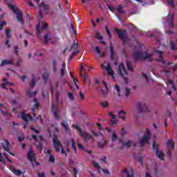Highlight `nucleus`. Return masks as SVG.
<instances>
[{
    "label": "nucleus",
    "mask_w": 177,
    "mask_h": 177,
    "mask_svg": "<svg viewBox=\"0 0 177 177\" xmlns=\"http://www.w3.org/2000/svg\"><path fill=\"white\" fill-rule=\"evenodd\" d=\"M174 146L175 143H174V142L171 141L170 140L167 141L166 150H167L168 157H171V151L172 150V149H174Z\"/></svg>",
    "instance_id": "nucleus-12"
},
{
    "label": "nucleus",
    "mask_w": 177,
    "mask_h": 177,
    "mask_svg": "<svg viewBox=\"0 0 177 177\" xmlns=\"http://www.w3.org/2000/svg\"><path fill=\"white\" fill-rule=\"evenodd\" d=\"M170 67H171L172 70H174V71H175L177 68L176 67V64H172V63H169Z\"/></svg>",
    "instance_id": "nucleus-60"
},
{
    "label": "nucleus",
    "mask_w": 177,
    "mask_h": 177,
    "mask_svg": "<svg viewBox=\"0 0 177 177\" xmlns=\"http://www.w3.org/2000/svg\"><path fill=\"white\" fill-rule=\"evenodd\" d=\"M124 146H126L127 149H129L131 146H133L135 147L136 145L135 144V142H133V141L128 140L126 142L122 143V147L120 149H124Z\"/></svg>",
    "instance_id": "nucleus-20"
},
{
    "label": "nucleus",
    "mask_w": 177,
    "mask_h": 177,
    "mask_svg": "<svg viewBox=\"0 0 177 177\" xmlns=\"http://www.w3.org/2000/svg\"><path fill=\"white\" fill-rule=\"evenodd\" d=\"M62 127H64L66 133H70V127H68V123H63Z\"/></svg>",
    "instance_id": "nucleus-36"
},
{
    "label": "nucleus",
    "mask_w": 177,
    "mask_h": 177,
    "mask_svg": "<svg viewBox=\"0 0 177 177\" xmlns=\"http://www.w3.org/2000/svg\"><path fill=\"white\" fill-rule=\"evenodd\" d=\"M49 41V33H47L46 35H44V44H46Z\"/></svg>",
    "instance_id": "nucleus-55"
},
{
    "label": "nucleus",
    "mask_w": 177,
    "mask_h": 177,
    "mask_svg": "<svg viewBox=\"0 0 177 177\" xmlns=\"http://www.w3.org/2000/svg\"><path fill=\"white\" fill-rule=\"evenodd\" d=\"M68 97L70 99V100H74V95H73L72 93H68Z\"/></svg>",
    "instance_id": "nucleus-59"
},
{
    "label": "nucleus",
    "mask_w": 177,
    "mask_h": 177,
    "mask_svg": "<svg viewBox=\"0 0 177 177\" xmlns=\"http://www.w3.org/2000/svg\"><path fill=\"white\" fill-rule=\"evenodd\" d=\"M168 86H171V89H173V91H176V87L175 86V85L174 84V82L172 80H168Z\"/></svg>",
    "instance_id": "nucleus-40"
},
{
    "label": "nucleus",
    "mask_w": 177,
    "mask_h": 177,
    "mask_svg": "<svg viewBox=\"0 0 177 177\" xmlns=\"http://www.w3.org/2000/svg\"><path fill=\"white\" fill-rule=\"evenodd\" d=\"M60 73L62 77H64L66 75V68H61Z\"/></svg>",
    "instance_id": "nucleus-58"
},
{
    "label": "nucleus",
    "mask_w": 177,
    "mask_h": 177,
    "mask_svg": "<svg viewBox=\"0 0 177 177\" xmlns=\"http://www.w3.org/2000/svg\"><path fill=\"white\" fill-rule=\"evenodd\" d=\"M126 66L129 71H133V68H132V65L130 64L129 62L128 61L126 62Z\"/></svg>",
    "instance_id": "nucleus-43"
},
{
    "label": "nucleus",
    "mask_w": 177,
    "mask_h": 177,
    "mask_svg": "<svg viewBox=\"0 0 177 177\" xmlns=\"http://www.w3.org/2000/svg\"><path fill=\"white\" fill-rule=\"evenodd\" d=\"M28 158L33 165H34L33 161H35V153H34V151H32V149H31V147H30L29 149V152L28 153Z\"/></svg>",
    "instance_id": "nucleus-16"
},
{
    "label": "nucleus",
    "mask_w": 177,
    "mask_h": 177,
    "mask_svg": "<svg viewBox=\"0 0 177 177\" xmlns=\"http://www.w3.org/2000/svg\"><path fill=\"white\" fill-rule=\"evenodd\" d=\"M124 176H127V177H133V173L131 171V172H128L127 170H124V172L122 175V177H124Z\"/></svg>",
    "instance_id": "nucleus-37"
},
{
    "label": "nucleus",
    "mask_w": 177,
    "mask_h": 177,
    "mask_svg": "<svg viewBox=\"0 0 177 177\" xmlns=\"http://www.w3.org/2000/svg\"><path fill=\"white\" fill-rule=\"evenodd\" d=\"M37 91H34V92H31L30 91H28L26 93L27 96H28L29 97H35V96L37 95Z\"/></svg>",
    "instance_id": "nucleus-39"
},
{
    "label": "nucleus",
    "mask_w": 177,
    "mask_h": 177,
    "mask_svg": "<svg viewBox=\"0 0 177 177\" xmlns=\"http://www.w3.org/2000/svg\"><path fill=\"white\" fill-rule=\"evenodd\" d=\"M10 64H13L12 59L3 60L1 62L0 66H5V65H10Z\"/></svg>",
    "instance_id": "nucleus-22"
},
{
    "label": "nucleus",
    "mask_w": 177,
    "mask_h": 177,
    "mask_svg": "<svg viewBox=\"0 0 177 177\" xmlns=\"http://www.w3.org/2000/svg\"><path fill=\"white\" fill-rule=\"evenodd\" d=\"M126 93L125 95L126 96H129V94L131 93V89H129V88H125Z\"/></svg>",
    "instance_id": "nucleus-61"
},
{
    "label": "nucleus",
    "mask_w": 177,
    "mask_h": 177,
    "mask_svg": "<svg viewBox=\"0 0 177 177\" xmlns=\"http://www.w3.org/2000/svg\"><path fill=\"white\" fill-rule=\"evenodd\" d=\"M167 3L171 6V8H175V4L174 3V0H166Z\"/></svg>",
    "instance_id": "nucleus-54"
},
{
    "label": "nucleus",
    "mask_w": 177,
    "mask_h": 177,
    "mask_svg": "<svg viewBox=\"0 0 177 177\" xmlns=\"http://www.w3.org/2000/svg\"><path fill=\"white\" fill-rule=\"evenodd\" d=\"M106 143H107L106 140H104L102 142H100L98 144L99 147L102 148L103 147L104 145H106Z\"/></svg>",
    "instance_id": "nucleus-62"
},
{
    "label": "nucleus",
    "mask_w": 177,
    "mask_h": 177,
    "mask_svg": "<svg viewBox=\"0 0 177 177\" xmlns=\"http://www.w3.org/2000/svg\"><path fill=\"white\" fill-rule=\"evenodd\" d=\"M143 106V103L139 102L136 104V107L138 113H143V110H142V107Z\"/></svg>",
    "instance_id": "nucleus-34"
},
{
    "label": "nucleus",
    "mask_w": 177,
    "mask_h": 177,
    "mask_svg": "<svg viewBox=\"0 0 177 177\" xmlns=\"http://www.w3.org/2000/svg\"><path fill=\"white\" fill-rule=\"evenodd\" d=\"M133 57L136 62H138V60H146L147 62H151V60H153V55L149 53V50L144 51H136L133 53Z\"/></svg>",
    "instance_id": "nucleus-1"
},
{
    "label": "nucleus",
    "mask_w": 177,
    "mask_h": 177,
    "mask_svg": "<svg viewBox=\"0 0 177 177\" xmlns=\"http://www.w3.org/2000/svg\"><path fill=\"white\" fill-rule=\"evenodd\" d=\"M93 165L94 168H95V169H97V171H98V172H100V174L102 172V167H100V165H99V163L93 161Z\"/></svg>",
    "instance_id": "nucleus-32"
},
{
    "label": "nucleus",
    "mask_w": 177,
    "mask_h": 177,
    "mask_svg": "<svg viewBox=\"0 0 177 177\" xmlns=\"http://www.w3.org/2000/svg\"><path fill=\"white\" fill-rule=\"evenodd\" d=\"M0 111L3 115H6V114H8V111L6 110V104H0Z\"/></svg>",
    "instance_id": "nucleus-21"
},
{
    "label": "nucleus",
    "mask_w": 177,
    "mask_h": 177,
    "mask_svg": "<svg viewBox=\"0 0 177 177\" xmlns=\"http://www.w3.org/2000/svg\"><path fill=\"white\" fill-rule=\"evenodd\" d=\"M41 27L39 22H38L37 26H36V34L38 35V37H41L42 32L41 31V29L39 28Z\"/></svg>",
    "instance_id": "nucleus-35"
},
{
    "label": "nucleus",
    "mask_w": 177,
    "mask_h": 177,
    "mask_svg": "<svg viewBox=\"0 0 177 177\" xmlns=\"http://www.w3.org/2000/svg\"><path fill=\"white\" fill-rule=\"evenodd\" d=\"M73 174L75 177H77V174H78V171H77V169L75 167H73Z\"/></svg>",
    "instance_id": "nucleus-63"
},
{
    "label": "nucleus",
    "mask_w": 177,
    "mask_h": 177,
    "mask_svg": "<svg viewBox=\"0 0 177 177\" xmlns=\"http://www.w3.org/2000/svg\"><path fill=\"white\" fill-rule=\"evenodd\" d=\"M77 147L78 149H80V150L84 151L86 153H88V154H91L92 153L91 151H88L87 149H85V148L84 147V146H82V145H81V143H80V141L77 140Z\"/></svg>",
    "instance_id": "nucleus-27"
},
{
    "label": "nucleus",
    "mask_w": 177,
    "mask_h": 177,
    "mask_svg": "<svg viewBox=\"0 0 177 177\" xmlns=\"http://www.w3.org/2000/svg\"><path fill=\"white\" fill-rule=\"evenodd\" d=\"M118 12L120 13V15H124L125 13V10H124V8L122 7V5H119L118 6Z\"/></svg>",
    "instance_id": "nucleus-38"
},
{
    "label": "nucleus",
    "mask_w": 177,
    "mask_h": 177,
    "mask_svg": "<svg viewBox=\"0 0 177 177\" xmlns=\"http://www.w3.org/2000/svg\"><path fill=\"white\" fill-rule=\"evenodd\" d=\"M37 175H38V177H46V174H45L44 171L41 173H38Z\"/></svg>",
    "instance_id": "nucleus-64"
},
{
    "label": "nucleus",
    "mask_w": 177,
    "mask_h": 177,
    "mask_svg": "<svg viewBox=\"0 0 177 177\" xmlns=\"http://www.w3.org/2000/svg\"><path fill=\"white\" fill-rule=\"evenodd\" d=\"M41 30H46L48 28V24H46L44 21H41Z\"/></svg>",
    "instance_id": "nucleus-53"
},
{
    "label": "nucleus",
    "mask_w": 177,
    "mask_h": 177,
    "mask_svg": "<svg viewBox=\"0 0 177 177\" xmlns=\"http://www.w3.org/2000/svg\"><path fill=\"white\" fill-rule=\"evenodd\" d=\"M53 143L55 151L59 152L61 150V154H65V156H67V153H66V151H64V149L62 147V143L60 142V140H59L57 136H55L53 137Z\"/></svg>",
    "instance_id": "nucleus-4"
},
{
    "label": "nucleus",
    "mask_w": 177,
    "mask_h": 177,
    "mask_svg": "<svg viewBox=\"0 0 177 177\" xmlns=\"http://www.w3.org/2000/svg\"><path fill=\"white\" fill-rule=\"evenodd\" d=\"M92 49L93 52H95L97 55H99V57H104V56H106V52L98 46H93Z\"/></svg>",
    "instance_id": "nucleus-10"
},
{
    "label": "nucleus",
    "mask_w": 177,
    "mask_h": 177,
    "mask_svg": "<svg viewBox=\"0 0 177 177\" xmlns=\"http://www.w3.org/2000/svg\"><path fill=\"white\" fill-rule=\"evenodd\" d=\"M101 106H102V109H107V107L109 106V102H107V101L101 102Z\"/></svg>",
    "instance_id": "nucleus-49"
},
{
    "label": "nucleus",
    "mask_w": 177,
    "mask_h": 177,
    "mask_svg": "<svg viewBox=\"0 0 177 177\" xmlns=\"http://www.w3.org/2000/svg\"><path fill=\"white\" fill-rule=\"evenodd\" d=\"M73 127L74 128V129H77L78 131L81 138H82L84 142H88L90 140L91 143H93L95 140L93 139V136H92V135L89 134L85 131H82V129H81V127L75 124H73Z\"/></svg>",
    "instance_id": "nucleus-2"
},
{
    "label": "nucleus",
    "mask_w": 177,
    "mask_h": 177,
    "mask_svg": "<svg viewBox=\"0 0 177 177\" xmlns=\"http://www.w3.org/2000/svg\"><path fill=\"white\" fill-rule=\"evenodd\" d=\"M105 29L108 35L109 36V38H113V35H111V31L110 30V29H109V27H107V26H105Z\"/></svg>",
    "instance_id": "nucleus-48"
},
{
    "label": "nucleus",
    "mask_w": 177,
    "mask_h": 177,
    "mask_svg": "<svg viewBox=\"0 0 177 177\" xmlns=\"http://www.w3.org/2000/svg\"><path fill=\"white\" fill-rule=\"evenodd\" d=\"M5 32L8 39H10L12 38V30L9 28H6Z\"/></svg>",
    "instance_id": "nucleus-26"
},
{
    "label": "nucleus",
    "mask_w": 177,
    "mask_h": 177,
    "mask_svg": "<svg viewBox=\"0 0 177 177\" xmlns=\"http://www.w3.org/2000/svg\"><path fill=\"white\" fill-rule=\"evenodd\" d=\"M149 140H150V130L147 129L145 133H144L143 138H140L138 140V142L141 147H143L145 143L149 145Z\"/></svg>",
    "instance_id": "nucleus-6"
},
{
    "label": "nucleus",
    "mask_w": 177,
    "mask_h": 177,
    "mask_svg": "<svg viewBox=\"0 0 177 177\" xmlns=\"http://www.w3.org/2000/svg\"><path fill=\"white\" fill-rule=\"evenodd\" d=\"M35 104L33 105L35 109H38L39 107V104L38 103V100L35 98L33 100Z\"/></svg>",
    "instance_id": "nucleus-46"
},
{
    "label": "nucleus",
    "mask_w": 177,
    "mask_h": 177,
    "mask_svg": "<svg viewBox=\"0 0 177 177\" xmlns=\"http://www.w3.org/2000/svg\"><path fill=\"white\" fill-rule=\"evenodd\" d=\"M169 26L171 28H174V14L171 15Z\"/></svg>",
    "instance_id": "nucleus-47"
},
{
    "label": "nucleus",
    "mask_w": 177,
    "mask_h": 177,
    "mask_svg": "<svg viewBox=\"0 0 177 177\" xmlns=\"http://www.w3.org/2000/svg\"><path fill=\"white\" fill-rule=\"evenodd\" d=\"M151 38L154 37L156 39L158 44L161 45V41H162L164 36L161 34V32L156 29L150 35Z\"/></svg>",
    "instance_id": "nucleus-8"
},
{
    "label": "nucleus",
    "mask_w": 177,
    "mask_h": 177,
    "mask_svg": "<svg viewBox=\"0 0 177 177\" xmlns=\"http://www.w3.org/2000/svg\"><path fill=\"white\" fill-rule=\"evenodd\" d=\"M103 84H104V88L102 89V95H103V96H107V95H109V84L104 81Z\"/></svg>",
    "instance_id": "nucleus-17"
},
{
    "label": "nucleus",
    "mask_w": 177,
    "mask_h": 177,
    "mask_svg": "<svg viewBox=\"0 0 177 177\" xmlns=\"http://www.w3.org/2000/svg\"><path fill=\"white\" fill-rule=\"evenodd\" d=\"M48 161L49 162H52V164H55V162H56V158L53 155H50Z\"/></svg>",
    "instance_id": "nucleus-44"
},
{
    "label": "nucleus",
    "mask_w": 177,
    "mask_h": 177,
    "mask_svg": "<svg viewBox=\"0 0 177 177\" xmlns=\"http://www.w3.org/2000/svg\"><path fill=\"white\" fill-rule=\"evenodd\" d=\"M12 85H13V84L9 82V81H8V79H6V78L3 79V82L1 84V88H3V89H7L8 86H12Z\"/></svg>",
    "instance_id": "nucleus-18"
},
{
    "label": "nucleus",
    "mask_w": 177,
    "mask_h": 177,
    "mask_svg": "<svg viewBox=\"0 0 177 177\" xmlns=\"http://www.w3.org/2000/svg\"><path fill=\"white\" fill-rule=\"evenodd\" d=\"M8 7L10 8L11 10L15 13L17 21H19L21 24H24V21L23 20V13L20 12L17 8L15 7V6L12 4H8Z\"/></svg>",
    "instance_id": "nucleus-5"
},
{
    "label": "nucleus",
    "mask_w": 177,
    "mask_h": 177,
    "mask_svg": "<svg viewBox=\"0 0 177 177\" xmlns=\"http://www.w3.org/2000/svg\"><path fill=\"white\" fill-rule=\"evenodd\" d=\"M111 139L112 142H114V140H117V134L115 133V131L113 132Z\"/></svg>",
    "instance_id": "nucleus-50"
},
{
    "label": "nucleus",
    "mask_w": 177,
    "mask_h": 177,
    "mask_svg": "<svg viewBox=\"0 0 177 177\" xmlns=\"http://www.w3.org/2000/svg\"><path fill=\"white\" fill-rule=\"evenodd\" d=\"M118 114H119V118L123 120H127V118L125 117V115H127V112L124 111H119Z\"/></svg>",
    "instance_id": "nucleus-30"
},
{
    "label": "nucleus",
    "mask_w": 177,
    "mask_h": 177,
    "mask_svg": "<svg viewBox=\"0 0 177 177\" xmlns=\"http://www.w3.org/2000/svg\"><path fill=\"white\" fill-rule=\"evenodd\" d=\"M12 171L13 172V174H15V175H17V176H20V175H21V174H23V173L21 172V171L17 170V169H15V168H12Z\"/></svg>",
    "instance_id": "nucleus-41"
},
{
    "label": "nucleus",
    "mask_w": 177,
    "mask_h": 177,
    "mask_svg": "<svg viewBox=\"0 0 177 177\" xmlns=\"http://www.w3.org/2000/svg\"><path fill=\"white\" fill-rule=\"evenodd\" d=\"M21 118L24 120V121L26 122V124L24 126V129H26L27 128V124H28V121H30V120H32V116L28 114L25 115L24 112H22Z\"/></svg>",
    "instance_id": "nucleus-14"
},
{
    "label": "nucleus",
    "mask_w": 177,
    "mask_h": 177,
    "mask_svg": "<svg viewBox=\"0 0 177 177\" xmlns=\"http://www.w3.org/2000/svg\"><path fill=\"white\" fill-rule=\"evenodd\" d=\"M71 145V147L75 151V154H77V147H75V142H74V139L71 138L70 141L68 142V145Z\"/></svg>",
    "instance_id": "nucleus-25"
},
{
    "label": "nucleus",
    "mask_w": 177,
    "mask_h": 177,
    "mask_svg": "<svg viewBox=\"0 0 177 177\" xmlns=\"http://www.w3.org/2000/svg\"><path fill=\"white\" fill-rule=\"evenodd\" d=\"M5 158L6 160H8V162H12V160L9 159L8 158V156H6V155H5V153H3V155H2V153H0V161L1 162L5 161Z\"/></svg>",
    "instance_id": "nucleus-31"
},
{
    "label": "nucleus",
    "mask_w": 177,
    "mask_h": 177,
    "mask_svg": "<svg viewBox=\"0 0 177 177\" xmlns=\"http://www.w3.org/2000/svg\"><path fill=\"white\" fill-rule=\"evenodd\" d=\"M104 64H106V62H104L101 65V68H105L107 75H111L112 78L114 81H115V75L114 74V71L111 68V66L110 65V63H107L106 66H104Z\"/></svg>",
    "instance_id": "nucleus-9"
},
{
    "label": "nucleus",
    "mask_w": 177,
    "mask_h": 177,
    "mask_svg": "<svg viewBox=\"0 0 177 177\" xmlns=\"http://www.w3.org/2000/svg\"><path fill=\"white\" fill-rule=\"evenodd\" d=\"M153 52H155V53H157L158 57H159V59H158V62H161V63H164V59H162V52L160 50H157V49H155Z\"/></svg>",
    "instance_id": "nucleus-24"
},
{
    "label": "nucleus",
    "mask_w": 177,
    "mask_h": 177,
    "mask_svg": "<svg viewBox=\"0 0 177 177\" xmlns=\"http://www.w3.org/2000/svg\"><path fill=\"white\" fill-rule=\"evenodd\" d=\"M115 31L116 32L118 38L122 41V44H125L126 42H129V41H131L128 37V32L126 30H121L116 28Z\"/></svg>",
    "instance_id": "nucleus-3"
},
{
    "label": "nucleus",
    "mask_w": 177,
    "mask_h": 177,
    "mask_svg": "<svg viewBox=\"0 0 177 177\" xmlns=\"http://www.w3.org/2000/svg\"><path fill=\"white\" fill-rule=\"evenodd\" d=\"M35 2L38 3L39 8H43L45 15H48L49 13V5L45 3V2H41V0H34ZM41 2V3H39Z\"/></svg>",
    "instance_id": "nucleus-11"
},
{
    "label": "nucleus",
    "mask_w": 177,
    "mask_h": 177,
    "mask_svg": "<svg viewBox=\"0 0 177 177\" xmlns=\"http://www.w3.org/2000/svg\"><path fill=\"white\" fill-rule=\"evenodd\" d=\"M142 113H150L151 110L150 108L147 107V105L146 103H142Z\"/></svg>",
    "instance_id": "nucleus-28"
},
{
    "label": "nucleus",
    "mask_w": 177,
    "mask_h": 177,
    "mask_svg": "<svg viewBox=\"0 0 177 177\" xmlns=\"http://www.w3.org/2000/svg\"><path fill=\"white\" fill-rule=\"evenodd\" d=\"M115 89L118 93V96H121V90L120 89V86H118V84L115 85Z\"/></svg>",
    "instance_id": "nucleus-45"
},
{
    "label": "nucleus",
    "mask_w": 177,
    "mask_h": 177,
    "mask_svg": "<svg viewBox=\"0 0 177 177\" xmlns=\"http://www.w3.org/2000/svg\"><path fill=\"white\" fill-rule=\"evenodd\" d=\"M3 26H6V22H5V21H2L0 23V31H2V30H3Z\"/></svg>",
    "instance_id": "nucleus-57"
},
{
    "label": "nucleus",
    "mask_w": 177,
    "mask_h": 177,
    "mask_svg": "<svg viewBox=\"0 0 177 177\" xmlns=\"http://www.w3.org/2000/svg\"><path fill=\"white\" fill-rule=\"evenodd\" d=\"M91 133H92V135H93V136H102L103 135L102 132H99L98 133H97L96 132L93 131V130H91Z\"/></svg>",
    "instance_id": "nucleus-51"
},
{
    "label": "nucleus",
    "mask_w": 177,
    "mask_h": 177,
    "mask_svg": "<svg viewBox=\"0 0 177 177\" xmlns=\"http://www.w3.org/2000/svg\"><path fill=\"white\" fill-rule=\"evenodd\" d=\"M110 53H111V59H114V55L115 54V51H114V48L113 46H110Z\"/></svg>",
    "instance_id": "nucleus-42"
},
{
    "label": "nucleus",
    "mask_w": 177,
    "mask_h": 177,
    "mask_svg": "<svg viewBox=\"0 0 177 177\" xmlns=\"http://www.w3.org/2000/svg\"><path fill=\"white\" fill-rule=\"evenodd\" d=\"M118 73L120 74V75L123 77L125 81V84L128 85V84H129V82H128V80L127 79V77H125V75H128V72H127V69H125V67H124V64L122 63L119 64Z\"/></svg>",
    "instance_id": "nucleus-7"
},
{
    "label": "nucleus",
    "mask_w": 177,
    "mask_h": 177,
    "mask_svg": "<svg viewBox=\"0 0 177 177\" xmlns=\"http://www.w3.org/2000/svg\"><path fill=\"white\" fill-rule=\"evenodd\" d=\"M1 146L6 151H8L10 156H12L13 157L15 155L10 152H9V142H8V140H5L2 144Z\"/></svg>",
    "instance_id": "nucleus-19"
},
{
    "label": "nucleus",
    "mask_w": 177,
    "mask_h": 177,
    "mask_svg": "<svg viewBox=\"0 0 177 177\" xmlns=\"http://www.w3.org/2000/svg\"><path fill=\"white\" fill-rule=\"evenodd\" d=\"M33 79L32 80V82H30V86L31 88H34V86H35V84H36V80H35V76H32Z\"/></svg>",
    "instance_id": "nucleus-52"
},
{
    "label": "nucleus",
    "mask_w": 177,
    "mask_h": 177,
    "mask_svg": "<svg viewBox=\"0 0 177 177\" xmlns=\"http://www.w3.org/2000/svg\"><path fill=\"white\" fill-rule=\"evenodd\" d=\"M95 37L97 39H100V44H104V41H103V35H102V33H100V32H97L95 33Z\"/></svg>",
    "instance_id": "nucleus-23"
},
{
    "label": "nucleus",
    "mask_w": 177,
    "mask_h": 177,
    "mask_svg": "<svg viewBox=\"0 0 177 177\" xmlns=\"http://www.w3.org/2000/svg\"><path fill=\"white\" fill-rule=\"evenodd\" d=\"M51 109L53 110V115L55 118V120H59V113H60V109H59V106L56 105L55 109V105H51Z\"/></svg>",
    "instance_id": "nucleus-15"
},
{
    "label": "nucleus",
    "mask_w": 177,
    "mask_h": 177,
    "mask_svg": "<svg viewBox=\"0 0 177 177\" xmlns=\"http://www.w3.org/2000/svg\"><path fill=\"white\" fill-rule=\"evenodd\" d=\"M79 96L80 97V100H82V101L85 100V95L84 94V93L80 91Z\"/></svg>",
    "instance_id": "nucleus-56"
},
{
    "label": "nucleus",
    "mask_w": 177,
    "mask_h": 177,
    "mask_svg": "<svg viewBox=\"0 0 177 177\" xmlns=\"http://www.w3.org/2000/svg\"><path fill=\"white\" fill-rule=\"evenodd\" d=\"M70 30L71 34H73V35H77V30H75V28L74 27V25H73L72 22H70Z\"/></svg>",
    "instance_id": "nucleus-33"
},
{
    "label": "nucleus",
    "mask_w": 177,
    "mask_h": 177,
    "mask_svg": "<svg viewBox=\"0 0 177 177\" xmlns=\"http://www.w3.org/2000/svg\"><path fill=\"white\" fill-rule=\"evenodd\" d=\"M156 154L160 160H162V158H164V154L162 153V151L158 149V147L156 148Z\"/></svg>",
    "instance_id": "nucleus-29"
},
{
    "label": "nucleus",
    "mask_w": 177,
    "mask_h": 177,
    "mask_svg": "<svg viewBox=\"0 0 177 177\" xmlns=\"http://www.w3.org/2000/svg\"><path fill=\"white\" fill-rule=\"evenodd\" d=\"M71 50H73V53L69 57V59L71 60L73 57L75 56V55H77V53H80V50H78V45H73L71 47ZM70 60L68 61V63H70Z\"/></svg>",
    "instance_id": "nucleus-13"
}]
</instances>
